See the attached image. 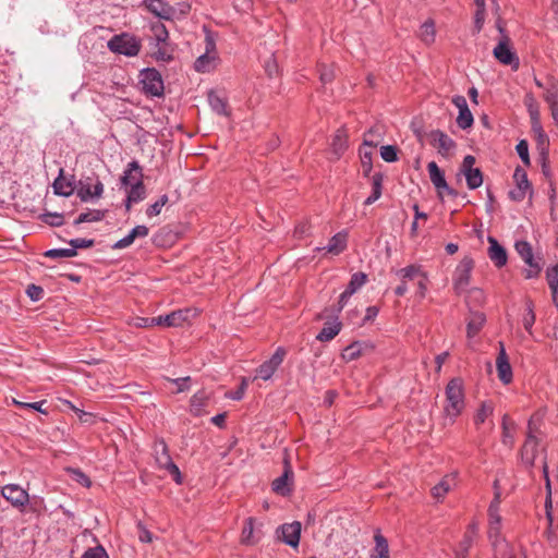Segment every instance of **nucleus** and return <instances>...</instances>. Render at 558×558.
<instances>
[{
    "label": "nucleus",
    "mask_w": 558,
    "mask_h": 558,
    "mask_svg": "<svg viewBox=\"0 0 558 558\" xmlns=\"http://www.w3.org/2000/svg\"><path fill=\"white\" fill-rule=\"evenodd\" d=\"M464 392L462 381L458 378L451 379L446 387V405L444 411L451 423L464 409Z\"/></svg>",
    "instance_id": "1"
},
{
    "label": "nucleus",
    "mask_w": 558,
    "mask_h": 558,
    "mask_svg": "<svg viewBox=\"0 0 558 558\" xmlns=\"http://www.w3.org/2000/svg\"><path fill=\"white\" fill-rule=\"evenodd\" d=\"M110 51L126 57H135L140 53L142 41L136 36L122 33L114 35L107 44Z\"/></svg>",
    "instance_id": "2"
},
{
    "label": "nucleus",
    "mask_w": 558,
    "mask_h": 558,
    "mask_svg": "<svg viewBox=\"0 0 558 558\" xmlns=\"http://www.w3.org/2000/svg\"><path fill=\"white\" fill-rule=\"evenodd\" d=\"M154 454L157 464L160 469H165L169 472L177 484L182 483V476L177 464L172 462L169 454L167 444L162 439H158L154 444Z\"/></svg>",
    "instance_id": "3"
},
{
    "label": "nucleus",
    "mask_w": 558,
    "mask_h": 558,
    "mask_svg": "<svg viewBox=\"0 0 558 558\" xmlns=\"http://www.w3.org/2000/svg\"><path fill=\"white\" fill-rule=\"evenodd\" d=\"M514 248L519 256L529 266V269L525 271V277L527 279L536 278L542 270V263L541 258H536L534 256L531 244L527 241L523 240L517 241L514 244Z\"/></svg>",
    "instance_id": "4"
},
{
    "label": "nucleus",
    "mask_w": 558,
    "mask_h": 558,
    "mask_svg": "<svg viewBox=\"0 0 558 558\" xmlns=\"http://www.w3.org/2000/svg\"><path fill=\"white\" fill-rule=\"evenodd\" d=\"M474 268V260L471 256H464L453 272V288L457 293L466 290L471 281V274Z\"/></svg>",
    "instance_id": "5"
},
{
    "label": "nucleus",
    "mask_w": 558,
    "mask_h": 558,
    "mask_svg": "<svg viewBox=\"0 0 558 558\" xmlns=\"http://www.w3.org/2000/svg\"><path fill=\"white\" fill-rule=\"evenodd\" d=\"M104 193V184L97 177H85L80 180L76 194L82 202L99 198Z\"/></svg>",
    "instance_id": "6"
},
{
    "label": "nucleus",
    "mask_w": 558,
    "mask_h": 558,
    "mask_svg": "<svg viewBox=\"0 0 558 558\" xmlns=\"http://www.w3.org/2000/svg\"><path fill=\"white\" fill-rule=\"evenodd\" d=\"M141 83L145 94L159 97L163 94V81L156 69H144L141 71Z\"/></svg>",
    "instance_id": "7"
},
{
    "label": "nucleus",
    "mask_w": 558,
    "mask_h": 558,
    "mask_svg": "<svg viewBox=\"0 0 558 558\" xmlns=\"http://www.w3.org/2000/svg\"><path fill=\"white\" fill-rule=\"evenodd\" d=\"M475 157L466 155L462 161L460 172L465 177L470 190H475L483 184V173L480 168H474Z\"/></svg>",
    "instance_id": "8"
},
{
    "label": "nucleus",
    "mask_w": 558,
    "mask_h": 558,
    "mask_svg": "<svg viewBox=\"0 0 558 558\" xmlns=\"http://www.w3.org/2000/svg\"><path fill=\"white\" fill-rule=\"evenodd\" d=\"M301 523L299 521H294L292 523H284L280 525L277 531V537L284 544L296 548L300 544L301 537Z\"/></svg>",
    "instance_id": "9"
},
{
    "label": "nucleus",
    "mask_w": 558,
    "mask_h": 558,
    "mask_svg": "<svg viewBox=\"0 0 558 558\" xmlns=\"http://www.w3.org/2000/svg\"><path fill=\"white\" fill-rule=\"evenodd\" d=\"M286 356V350L281 347L277 348L275 353L270 356L269 360L265 361L257 368V377L268 380L272 377L277 368L281 365Z\"/></svg>",
    "instance_id": "10"
},
{
    "label": "nucleus",
    "mask_w": 558,
    "mask_h": 558,
    "mask_svg": "<svg viewBox=\"0 0 558 558\" xmlns=\"http://www.w3.org/2000/svg\"><path fill=\"white\" fill-rule=\"evenodd\" d=\"M543 417L542 413H536L532 416V418L529 421V435L527 438L523 445L522 448V457L525 459L529 463H533L536 454V447H537V438L533 434L534 425L539 422Z\"/></svg>",
    "instance_id": "11"
},
{
    "label": "nucleus",
    "mask_w": 558,
    "mask_h": 558,
    "mask_svg": "<svg viewBox=\"0 0 558 558\" xmlns=\"http://www.w3.org/2000/svg\"><path fill=\"white\" fill-rule=\"evenodd\" d=\"M452 104L459 110V114L457 117L458 126L462 130L471 128L474 123V118L471 110L469 109L465 97L457 95L452 98Z\"/></svg>",
    "instance_id": "12"
},
{
    "label": "nucleus",
    "mask_w": 558,
    "mask_h": 558,
    "mask_svg": "<svg viewBox=\"0 0 558 558\" xmlns=\"http://www.w3.org/2000/svg\"><path fill=\"white\" fill-rule=\"evenodd\" d=\"M145 8L161 20H173L175 16V9L163 0H143Z\"/></svg>",
    "instance_id": "13"
},
{
    "label": "nucleus",
    "mask_w": 558,
    "mask_h": 558,
    "mask_svg": "<svg viewBox=\"0 0 558 558\" xmlns=\"http://www.w3.org/2000/svg\"><path fill=\"white\" fill-rule=\"evenodd\" d=\"M496 367L499 380L506 385L511 383L513 376L512 368L502 342H499V353L496 359Z\"/></svg>",
    "instance_id": "14"
},
{
    "label": "nucleus",
    "mask_w": 558,
    "mask_h": 558,
    "mask_svg": "<svg viewBox=\"0 0 558 558\" xmlns=\"http://www.w3.org/2000/svg\"><path fill=\"white\" fill-rule=\"evenodd\" d=\"M493 54L500 63L505 65H512L515 69L519 65V59L509 47L507 38L498 43V45L493 50Z\"/></svg>",
    "instance_id": "15"
},
{
    "label": "nucleus",
    "mask_w": 558,
    "mask_h": 558,
    "mask_svg": "<svg viewBox=\"0 0 558 558\" xmlns=\"http://www.w3.org/2000/svg\"><path fill=\"white\" fill-rule=\"evenodd\" d=\"M1 494L3 498L10 501L14 507H23L28 502V494L19 485H5Z\"/></svg>",
    "instance_id": "16"
},
{
    "label": "nucleus",
    "mask_w": 558,
    "mask_h": 558,
    "mask_svg": "<svg viewBox=\"0 0 558 558\" xmlns=\"http://www.w3.org/2000/svg\"><path fill=\"white\" fill-rule=\"evenodd\" d=\"M488 243L487 254L489 259L497 268L504 267L508 260L506 248L493 236H488Z\"/></svg>",
    "instance_id": "17"
},
{
    "label": "nucleus",
    "mask_w": 558,
    "mask_h": 558,
    "mask_svg": "<svg viewBox=\"0 0 558 558\" xmlns=\"http://www.w3.org/2000/svg\"><path fill=\"white\" fill-rule=\"evenodd\" d=\"M432 144L438 149V153L445 157L454 148L456 143L446 133L436 130L430 133Z\"/></svg>",
    "instance_id": "18"
},
{
    "label": "nucleus",
    "mask_w": 558,
    "mask_h": 558,
    "mask_svg": "<svg viewBox=\"0 0 558 558\" xmlns=\"http://www.w3.org/2000/svg\"><path fill=\"white\" fill-rule=\"evenodd\" d=\"M427 170L429 179L438 192L445 190L449 194H454V191L450 189L449 185L447 184L444 172L440 170V168L437 166L435 161H430L427 165Z\"/></svg>",
    "instance_id": "19"
},
{
    "label": "nucleus",
    "mask_w": 558,
    "mask_h": 558,
    "mask_svg": "<svg viewBox=\"0 0 558 558\" xmlns=\"http://www.w3.org/2000/svg\"><path fill=\"white\" fill-rule=\"evenodd\" d=\"M148 232H149V230L146 226L138 225V226L134 227L125 236H123L122 239L117 241L112 245V248L113 250H122V248L129 247L130 245L133 244L135 239L145 238L148 235Z\"/></svg>",
    "instance_id": "20"
},
{
    "label": "nucleus",
    "mask_w": 558,
    "mask_h": 558,
    "mask_svg": "<svg viewBox=\"0 0 558 558\" xmlns=\"http://www.w3.org/2000/svg\"><path fill=\"white\" fill-rule=\"evenodd\" d=\"M348 233L345 231L338 232L324 247H317L316 251H326L331 255H339L347 248Z\"/></svg>",
    "instance_id": "21"
},
{
    "label": "nucleus",
    "mask_w": 558,
    "mask_h": 558,
    "mask_svg": "<svg viewBox=\"0 0 558 558\" xmlns=\"http://www.w3.org/2000/svg\"><path fill=\"white\" fill-rule=\"evenodd\" d=\"M143 181V173L140 163L136 160L131 161L124 170L121 178V183L126 186L140 183Z\"/></svg>",
    "instance_id": "22"
},
{
    "label": "nucleus",
    "mask_w": 558,
    "mask_h": 558,
    "mask_svg": "<svg viewBox=\"0 0 558 558\" xmlns=\"http://www.w3.org/2000/svg\"><path fill=\"white\" fill-rule=\"evenodd\" d=\"M457 484V475L454 473L447 474L442 480L432 488V495L436 500H441L445 495L450 492Z\"/></svg>",
    "instance_id": "23"
},
{
    "label": "nucleus",
    "mask_w": 558,
    "mask_h": 558,
    "mask_svg": "<svg viewBox=\"0 0 558 558\" xmlns=\"http://www.w3.org/2000/svg\"><path fill=\"white\" fill-rule=\"evenodd\" d=\"M423 272L424 270L422 266L412 264L407 267L397 269L395 271V275L401 282L408 283L409 281H416L422 276Z\"/></svg>",
    "instance_id": "24"
},
{
    "label": "nucleus",
    "mask_w": 558,
    "mask_h": 558,
    "mask_svg": "<svg viewBox=\"0 0 558 558\" xmlns=\"http://www.w3.org/2000/svg\"><path fill=\"white\" fill-rule=\"evenodd\" d=\"M488 538L495 548L504 542L501 537V517H488Z\"/></svg>",
    "instance_id": "25"
},
{
    "label": "nucleus",
    "mask_w": 558,
    "mask_h": 558,
    "mask_svg": "<svg viewBox=\"0 0 558 558\" xmlns=\"http://www.w3.org/2000/svg\"><path fill=\"white\" fill-rule=\"evenodd\" d=\"M189 311H174L170 314L158 316V326L178 327L186 319Z\"/></svg>",
    "instance_id": "26"
},
{
    "label": "nucleus",
    "mask_w": 558,
    "mask_h": 558,
    "mask_svg": "<svg viewBox=\"0 0 558 558\" xmlns=\"http://www.w3.org/2000/svg\"><path fill=\"white\" fill-rule=\"evenodd\" d=\"M341 330V323L338 319L325 324L316 339L322 342L332 340Z\"/></svg>",
    "instance_id": "27"
},
{
    "label": "nucleus",
    "mask_w": 558,
    "mask_h": 558,
    "mask_svg": "<svg viewBox=\"0 0 558 558\" xmlns=\"http://www.w3.org/2000/svg\"><path fill=\"white\" fill-rule=\"evenodd\" d=\"M477 527L475 524L470 525L469 531L465 533L463 539L460 542L456 555L458 558H465L469 549L471 548Z\"/></svg>",
    "instance_id": "28"
},
{
    "label": "nucleus",
    "mask_w": 558,
    "mask_h": 558,
    "mask_svg": "<svg viewBox=\"0 0 558 558\" xmlns=\"http://www.w3.org/2000/svg\"><path fill=\"white\" fill-rule=\"evenodd\" d=\"M374 541H375V546L372 550L371 558H390L388 542L380 534V532L375 533Z\"/></svg>",
    "instance_id": "29"
},
{
    "label": "nucleus",
    "mask_w": 558,
    "mask_h": 558,
    "mask_svg": "<svg viewBox=\"0 0 558 558\" xmlns=\"http://www.w3.org/2000/svg\"><path fill=\"white\" fill-rule=\"evenodd\" d=\"M208 102L213 111L220 116H229L228 105L225 97L216 92L208 93Z\"/></svg>",
    "instance_id": "30"
},
{
    "label": "nucleus",
    "mask_w": 558,
    "mask_h": 558,
    "mask_svg": "<svg viewBox=\"0 0 558 558\" xmlns=\"http://www.w3.org/2000/svg\"><path fill=\"white\" fill-rule=\"evenodd\" d=\"M384 175L376 172L372 177V194L364 201V205L368 206L375 203L381 196Z\"/></svg>",
    "instance_id": "31"
},
{
    "label": "nucleus",
    "mask_w": 558,
    "mask_h": 558,
    "mask_svg": "<svg viewBox=\"0 0 558 558\" xmlns=\"http://www.w3.org/2000/svg\"><path fill=\"white\" fill-rule=\"evenodd\" d=\"M63 170H60V175L53 182V191L57 195L60 196H70L74 192L73 183L65 178L62 177Z\"/></svg>",
    "instance_id": "32"
},
{
    "label": "nucleus",
    "mask_w": 558,
    "mask_h": 558,
    "mask_svg": "<svg viewBox=\"0 0 558 558\" xmlns=\"http://www.w3.org/2000/svg\"><path fill=\"white\" fill-rule=\"evenodd\" d=\"M146 192L143 184V181L136 184H133L130 186V190L128 191V197H126V210H130L131 205L134 203H138L145 198Z\"/></svg>",
    "instance_id": "33"
},
{
    "label": "nucleus",
    "mask_w": 558,
    "mask_h": 558,
    "mask_svg": "<svg viewBox=\"0 0 558 558\" xmlns=\"http://www.w3.org/2000/svg\"><path fill=\"white\" fill-rule=\"evenodd\" d=\"M347 146H348L347 132L343 129H339L332 138V143H331L332 154L337 158H339L347 149Z\"/></svg>",
    "instance_id": "34"
},
{
    "label": "nucleus",
    "mask_w": 558,
    "mask_h": 558,
    "mask_svg": "<svg viewBox=\"0 0 558 558\" xmlns=\"http://www.w3.org/2000/svg\"><path fill=\"white\" fill-rule=\"evenodd\" d=\"M215 62L216 54L203 53L196 59L194 69L202 73L210 72L215 68Z\"/></svg>",
    "instance_id": "35"
},
{
    "label": "nucleus",
    "mask_w": 558,
    "mask_h": 558,
    "mask_svg": "<svg viewBox=\"0 0 558 558\" xmlns=\"http://www.w3.org/2000/svg\"><path fill=\"white\" fill-rule=\"evenodd\" d=\"M485 315L480 312H474L471 315L470 320L468 322V337L473 338L477 332L482 329L485 323Z\"/></svg>",
    "instance_id": "36"
},
{
    "label": "nucleus",
    "mask_w": 558,
    "mask_h": 558,
    "mask_svg": "<svg viewBox=\"0 0 558 558\" xmlns=\"http://www.w3.org/2000/svg\"><path fill=\"white\" fill-rule=\"evenodd\" d=\"M207 396L204 391H198L194 393L191 398V412L198 416L203 413V409L206 405Z\"/></svg>",
    "instance_id": "37"
},
{
    "label": "nucleus",
    "mask_w": 558,
    "mask_h": 558,
    "mask_svg": "<svg viewBox=\"0 0 558 558\" xmlns=\"http://www.w3.org/2000/svg\"><path fill=\"white\" fill-rule=\"evenodd\" d=\"M515 187H521L525 193H532V186L527 180L526 172L523 168L517 167L513 173Z\"/></svg>",
    "instance_id": "38"
},
{
    "label": "nucleus",
    "mask_w": 558,
    "mask_h": 558,
    "mask_svg": "<svg viewBox=\"0 0 558 558\" xmlns=\"http://www.w3.org/2000/svg\"><path fill=\"white\" fill-rule=\"evenodd\" d=\"M105 217V211L99 209H90L86 213H82L75 219L74 225H81L84 222H96L102 220Z\"/></svg>",
    "instance_id": "39"
},
{
    "label": "nucleus",
    "mask_w": 558,
    "mask_h": 558,
    "mask_svg": "<svg viewBox=\"0 0 558 558\" xmlns=\"http://www.w3.org/2000/svg\"><path fill=\"white\" fill-rule=\"evenodd\" d=\"M435 35H436V31H435L434 21L428 20V21L424 22L420 28V38L425 44H432L435 40Z\"/></svg>",
    "instance_id": "40"
},
{
    "label": "nucleus",
    "mask_w": 558,
    "mask_h": 558,
    "mask_svg": "<svg viewBox=\"0 0 558 558\" xmlns=\"http://www.w3.org/2000/svg\"><path fill=\"white\" fill-rule=\"evenodd\" d=\"M383 137V131L379 126H374L364 135L363 144L369 147H376Z\"/></svg>",
    "instance_id": "41"
},
{
    "label": "nucleus",
    "mask_w": 558,
    "mask_h": 558,
    "mask_svg": "<svg viewBox=\"0 0 558 558\" xmlns=\"http://www.w3.org/2000/svg\"><path fill=\"white\" fill-rule=\"evenodd\" d=\"M272 490L281 496L290 494L291 489L288 485V471L272 482Z\"/></svg>",
    "instance_id": "42"
},
{
    "label": "nucleus",
    "mask_w": 558,
    "mask_h": 558,
    "mask_svg": "<svg viewBox=\"0 0 558 558\" xmlns=\"http://www.w3.org/2000/svg\"><path fill=\"white\" fill-rule=\"evenodd\" d=\"M241 542L245 545H252L256 541L254 539V520L253 518H248L245 521V524L242 529L241 533Z\"/></svg>",
    "instance_id": "43"
},
{
    "label": "nucleus",
    "mask_w": 558,
    "mask_h": 558,
    "mask_svg": "<svg viewBox=\"0 0 558 558\" xmlns=\"http://www.w3.org/2000/svg\"><path fill=\"white\" fill-rule=\"evenodd\" d=\"M493 407L488 402H482L480 409L477 410L475 416H474V423L476 426H480L483 424L492 414H493Z\"/></svg>",
    "instance_id": "44"
},
{
    "label": "nucleus",
    "mask_w": 558,
    "mask_h": 558,
    "mask_svg": "<svg viewBox=\"0 0 558 558\" xmlns=\"http://www.w3.org/2000/svg\"><path fill=\"white\" fill-rule=\"evenodd\" d=\"M366 280L367 276L364 272H355L352 275L345 289L354 294L366 283Z\"/></svg>",
    "instance_id": "45"
},
{
    "label": "nucleus",
    "mask_w": 558,
    "mask_h": 558,
    "mask_svg": "<svg viewBox=\"0 0 558 558\" xmlns=\"http://www.w3.org/2000/svg\"><path fill=\"white\" fill-rule=\"evenodd\" d=\"M77 252L74 248H51L45 252L46 257L50 258H70L76 256Z\"/></svg>",
    "instance_id": "46"
},
{
    "label": "nucleus",
    "mask_w": 558,
    "mask_h": 558,
    "mask_svg": "<svg viewBox=\"0 0 558 558\" xmlns=\"http://www.w3.org/2000/svg\"><path fill=\"white\" fill-rule=\"evenodd\" d=\"M151 32L158 45L165 44L169 37V33L166 26L160 22L154 23L151 25Z\"/></svg>",
    "instance_id": "47"
},
{
    "label": "nucleus",
    "mask_w": 558,
    "mask_h": 558,
    "mask_svg": "<svg viewBox=\"0 0 558 558\" xmlns=\"http://www.w3.org/2000/svg\"><path fill=\"white\" fill-rule=\"evenodd\" d=\"M66 471L70 474L71 478L73 481H75L76 483H78V484H81V485H83L85 487H89L90 486L89 477L83 471H81L80 469L69 468Z\"/></svg>",
    "instance_id": "48"
},
{
    "label": "nucleus",
    "mask_w": 558,
    "mask_h": 558,
    "mask_svg": "<svg viewBox=\"0 0 558 558\" xmlns=\"http://www.w3.org/2000/svg\"><path fill=\"white\" fill-rule=\"evenodd\" d=\"M168 203V196L166 194L161 195L154 204H151L147 210V217L151 218L160 214L162 207Z\"/></svg>",
    "instance_id": "49"
},
{
    "label": "nucleus",
    "mask_w": 558,
    "mask_h": 558,
    "mask_svg": "<svg viewBox=\"0 0 558 558\" xmlns=\"http://www.w3.org/2000/svg\"><path fill=\"white\" fill-rule=\"evenodd\" d=\"M248 383H250V378L243 377L241 379V384L238 387V389L235 391H230V392L226 393V397L231 400H236V401L243 399L245 390L248 386Z\"/></svg>",
    "instance_id": "50"
},
{
    "label": "nucleus",
    "mask_w": 558,
    "mask_h": 558,
    "mask_svg": "<svg viewBox=\"0 0 558 558\" xmlns=\"http://www.w3.org/2000/svg\"><path fill=\"white\" fill-rule=\"evenodd\" d=\"M380 156L386 162H395L398 160L396 146L385 145L380 148Z\"/></svg>",
    "instance_id": "51"
},
{
    "label": "nucleus",
    "mask_w": 558,
    "mask_h": 558,
    "mask_svg": "<svg viewBox=\"0 0 558 558\" xmlns=\"http://www.w3.org/2000/svg\"><path fill=\"white\" fill-rule=\"evenodd\" d=\"M517 153L519 155V157L521 158L522 162L525 165V166H530L531 161H530V156H529V144L526 141L522 140L520 141L518 144H517Z\"/></svg>",
    "instance_id": "52"
},
{
    "label": "nucleus",
    "mask_w": 558,
    "mask_h": 558,
    "mask_svg": "<svg viewBox=\"0 0 558 558\" xmlns=\"http://www.w3.org/2000/svg\"><path fill=\"white\" fill-rule=\"evenodd\" d=\"M546 279L550 290L558 288V266L548 267L546 270Z\"/></svg>",
    "instance_id": "53"
},
{
    "label": "nucleus",
    "mask_w": 558,
    "mask_h": 558,
    "mask_svg": "<svg viewBox=\"0 0 558 558\" xmlns=\"http://www.w3.org/2000/svg\"><path fill=\"white\" fill-rule=\"evenodd\" d=\"M43 220L52 227H59L63 225V216L58 213H47L44 215Z\"/></svg>",
    "instance_id": "54"
},
{
    "label": "nucleus",
    "mask_w": 558,
    "mask_h": 558,
    "mask_svg": "<svg viewBox=\"0 0 558 558\" xmlns=\"http://www.w3.org/2000/svg\"><path fill=\"white\" fill-rule=\"evenodd\" d=\"M360 344L359 343H352L350 345H348L345 349H344V352H343V357L348 361H353L355 360L356 357L360 356L361 354V349H360Z\"/></svg>",
    "instance_id": "55"
},
{
    "label": "nucleus",
    "mask_w": 558,
    "mask_h": 558,
    "mask_svg": "<svg viewBox=\"0 0 558 558\" xmlns=\"http://www.w3.org/2000/svg\"><path fill=\"white\" fill-rule=\"evenodd\" d=\"M82 558H109L102 546L87 549Z\"/></svg>",
    "instance_id": "56"
},
{
    "label": "nucleus",
    "mask_w": 558,
    "mask_h": 558,
    "mask_svg": "<svg viewBox=\"0 0 558 558\" xmlns=\"http://www.w3.org/2000/svg\"><path fill=\"white\" fill-rule=\"evenodd\" d=\"M69 243L71 245L70 248H74L75 251H77L78 248L92 247L94 245V240L78 238V239H72Z\"/></svg>",
    "instance_id": "57"
},
{
    "label": "nucleus",
    "mask_w": 558,
    "mask_h": 558,
    "mask_svg": "<svg viewBox=\"0 0 558 558\" xmlns=\"http://www.w3.org/2000/svg\"><path fill=\"white\" fill-rule=\"evenodd\" d=\"M500 493L496 492L494 499L488 507V517H500L499 514Z\"/></svg>",
    "instance_id": "58"
},
{
    "label": "nucleus",
    "mask_w": 558,
    "mask_h": 558,
    "mask_svg": "<svg viewBox=\"0 0 558 558\" xmlns=\"http://www.w3.org/2000/svg\"><path fill=\"white\" fill-rule=\"evenodd\" d=\"M427 281H428V278H427V275L426 272L424 271L422 274V276L416 280V284H417V295L423 299L425 298L426 295V292H427Z\"/></svg>",
    "instance_id": "59"
},
{
    "label": "nucleus",
    "mask_w": 558,
    "mask_h": 558,
    "mask_svg": "<svg viewBox=\"0 0 558 558\" xmlns=\"http://www.w3.org/2000/svg\"><path fill=\"white\" fill-rule=\"evenodd\" d=\"M534 323H535V315L533 312V307H532V304H529L527 313L523 317V326L527 331H531Z\"/></svg>",
    "instance_id": "60"
},
{
    "label": "nucleus",
    "mask_w": 558,
    "mask_h": 558,
    "mask_svg": "<svg viewBox=\"0 0 558 558\" xmlns=\"http://www.w3.org/2000/svg\"><path fill=\"white\" fill-rule=\"evenodd\" d=\"M157 317L146 318V317H138L135 320V326L140 328H147L151 326H157Z\"/></svg>",
    "instance_id": "61"
},
{
    "label": "nucleus",
    "mask_w": 558,
    "mask_h": 558,
    "mask_svg": "<svg viewBox=\"0 0 558 558\" xmlns=\"http://www.w3.org/2000/svg\"><path fill=\"white\" fill-rule=\"evenodd\" d=\"M138 539L142 543H150L153 541V534L141 523H138Z\"/></svg>",
    "instance_id": "62"
},
{
    "label": "nucleus",
    "mask_w": 558,
    "mask_h": 558,
    "mask_svg": "<svg viewBox=\"0 0 558 558\" xmlns=\"http://www.w3.org/2000/svg\"><path fill=\"white\" fill-rule=\"evenodd\" d=\"M43 293H44V290L40 287H37L35 284L29 286L27 289L28 296L34 301L40 300L43 296Z\"/></svg>",
    "instance_id": "63"
},
{
    "label": "nucleus",
    "mask_w": 558,
    "mask_h": 558,
    "mask_svg": "<svg viewBox=\"0 0 558 558\" xmlns=\"http://www.w3.org/2000/svg\"><path fill=\"white\" fill-rule=\"evenodd\" d=\"M526 194L521 187H514L509 192V197L514 202H522Z\"/></svg>",
    "instance_id": "64"
}]
</instances>
